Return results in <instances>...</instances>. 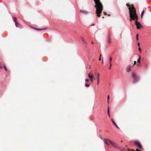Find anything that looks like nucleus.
Wrapping results in <instances>:
<instances>
[{"label": "nucleus", "instance_id": "1", "mask_svg": "<svg viewBox=\"0 0 151 151\" xmlns=\"http://www.w3.org/2000/svg\"><path fill=\"white\" fill-rule=\"evenodd\" d=\"M95 4L94 7L96 8V14L98 17H101L100 14L103 11V6L100 0H93Z\"/></svg>", "mask_w": 151, "mask_h": 151}, {"label": "nucleus", "instance_id": "2", "mask_svg": "<svg viewBox=\"0 0 151 151\" xmlns=\"http://www.w3.org/2000/svg\"><path fill=\"white\" fill-rule=\"evenodd\" d=\"M105 143L106 144H108V143L107 142L108 141H109L110 142V144L113 146L114 147H115L116 148H119V146L116 143L114 142H113L110 140H109L108 139H105Z\"/></svg>", "mask_w": 151, "mask_h": 151}, {"label": "nucleus", "instance_id": "3", "mask_svg": "<svg viewBox=\"0 0 151 151\" xmlns=\"http://www.w3.org/2000/svg\"><path fill=\"white\" fill-rule=\"evenodd\" d=\"M132 7L133 10H132V12H132V16L134 17L135 19H138V16L136 13L135 9L134 6H132Z\"/></svg>", "mask_w": 151, "mask_h": 151}, {"label": "nucleus", "instance_id": "4", "mask_svg": "<svg viewBox=\"0 0 151 151\" xmlns=\"http://www.w3.org/2000/svg\"><path fill=\"white\" fill-rule=\"evenodd\" d=\"M134 145L138 148L140 149H142V147L140 142L136 140L134 142Z\"/></svg>", "mask_w": 151, "mask_h": 151}, {"label": "nucleus", "instance_id": "5", "mask_svg": "<svg viewBox=\"0 0 151 151\" xmlns=\"http://www.w3.org/2000/svg\"><path fill=\"white\" fill-rule=\"evenodd\" d=\"M135 24L137 26V29H139L141 28L142 27V24L139 22H138L137 20L135 21Z\"/></svg>", "mask_w": 151, "mask_h": 151}, {"label": "nucleus", "instance_id": "6", "mask_svg": "<svg viewBox=\"0 0 151 151\" xmlns=\"http://www.w3.org/2000/svg\"><path fill=\"white\" fill-rule=\"evenodd\" d=\"M132 76L134 79L133 82L134 83H135L138 81L139 78L134 73H132Z\"/></svg>", "mask_w": 151, "mask_h": 151}, {"label": "nucleus", "instance_id": "7", "mask_svg": "<svg viewBox=\"0 0 151 151\" xmlns=\"http://www.w3.org/2000/svg\"><path fill=\"white\" fill-rule=\"evenodd\" d=\"M129 13V17H130V20L131 22L132 21V20H135V18L132 15V12L131 11H130V13Z\"/></svg>", "mask_w": 151, "mask_h": 151}, {"label": "nucleus", "instance_id": "8", "mask_svg": "<svg viewBox=\"0 0 151 151\" xmlns=\"http://www.w3.org/2000/svg\"><path fill=\"white\" fill-rule=\"evenodd\" d=\"M88 77L90 78V80L91 81V82H93V75L91 73H89L88 75Z\"/></svg>", "mask_w": 151, "mask_h": 151}, {"label": "nucleus", "instance_id": "9", "mask_svg": "<svg viewBox=\"0 0 151 151\" xmlns=\"http://www.w3.org/2000/svg\"><path fill=\"white\" fill-rule=\"evenodd\" d=\"M126 5L127 6V7H129V12L130 13V11H131V12H132V10H133V9H132V6H133V5H132L130 6L128 4H127Z\"/></svg>", "mask_w": 151, "mask_h": 151}, {"label": "nucleus", "instance_id": "10", "mask_svg": "<svg viewBox=\"0 0 151 151\" xmlns=\"http://www.w3.org/2000/svg\"><path fill=\"white\" fill-rule=\"evenodd\" d=\"M111 120L113 124L118 129H119V128L117 126L116 124L115 123V122H114V121L112 119H111Z\"/></svg>", "mask_w": 151, "mask_h": 151}, {"label": "nucleus", "instance_id": "11", "mask_svg": "<svg viewBox=\"0 0 151 151\" xmlns=\"http://www.w3.org/2000/svg\"><path fill=\"white\" fill-rule=\"evenodd\" d=\"M100 75L99 73H97V84L98 85L99 81V78Z\"/></svg>", "mask_w": 151, "mask_h": 151}, {"label": "nucleus", "instance_id": "12", "mask_svg": "<svg viewBox=\"0 0 151 151\" xmlns=\"http://www.w3.org/2000/svg\"><path fill=\"white\" fill-rule=\"evenodd\" d=\"M80 12L81 13L86 14H87L88 13V12L87 11L85 10H81Z\"/></svg>", "mask_w": 151, "mask_h": 151}, {"label": "nucleus", "instance_id": "13", "mask_svg": "<svg viewBox=\"0 0 151 151\" xmlns=\"http://www.w3.org/2000/svg\"><path fill=\"white\" fill-rule=\"evenodd\" d=\"M126 69H127V72H128L131 71V67L130 66L127 67V68Z\"/></svg>", "mask_w": 151, "mask_h": 151}, {"label": "nucleus", "instance_id": "14", "mask_svg": "<svg viewBox=\"0 0 151 151\" xmlns=\"http://www.w3.org/2000/svg\"><path fill=\"white\" fill-rule=\"evenodd\" d=\"M108 42L109 43H111V40L109 36H108Z\"/></svg>", "mask_w": 151, "mask_h": 151}, {"label": "nucleus", "instance_id": "15", "mask_svg": "<svg viewBox=\"0 0 151 151\" xmlns=\"http://www.w3.org/2000/svg\"><path fill=\"white\" fill-rule=\"evenodd\" d=\"M34 29H36L37 30H43L46 29V28H44V29H38L36 28H34Z\"/></svg>", "mask_w": 151, "mask_h": 151}, {"label": "nucleus", "instance_id": "16", "mask_svg": "<svg viewBox=\"0 0 151 151\" xmlns=\"http://www.w3.org/2000/svg\"><path fill=\"white\" fill-rule=\"evenodd\" d=\"M141 59V56H139V58L138 59L137 61V63H140Z\"/></svg>", "mask_w": 151, "mask_h": 151}, {"label": "nucleus", "instance_id": "17", "mask_svg": "<svg viewBox=\"0 0 151 151\" xmlns=\"http://www.w3.org/2000/svg\"><path fill=\"white\" fill-rule=\"evenodd\" d=\"M144 11H143L142 12L141 14V18H142V17H143V14H144Z\"/></svg>", "mask_w": 151, "mask_h": 151}, {"label": "nucleus", "instance_id": "18", "mask_svg": "<svg viewBox=\"0 0 151 151\" xmlns=\"http://www.w3.org/2000/svg\"><path fill=\"white\" fill-rule=\"evenodd\" d=\"M107 113H108V115L109 116V117H110V113H109V107H108V108Z\"/></svg>", "mask_w": 151, "mask_h": 151}, {"label": "nucleus", "instance_id": "19", "mask_svg": "<svg viewBox=\"0 0 151 151\" xmlns=\"http://www.w3.org/2000/svg\"><path fill=\"white\" fill-rule=\"evenodd\" d=\"M15 25L16 26V27H18V22H15Z\"/></svg>", "mask_w": 151, "mask_h": 151}, {"label": "nucleus", "instance_id": "20", "mask_svg": "<svg viewBox=\"0 0 151 151\" xmlns=\"http://www.w3.org/2000/svg\"><path fill=\"white\" fill-rule=\"evenodd\" d=\"M13 20H14V21L15 22H17V18L14 17L13 18Z\"/></svg>", "mask_w": 151, "mask_h": 151}, {"label": "nucleus", "instance_id": "21", "mask_svg": "<svg viewBox=\"0 0 151 151\" xmlns=\"http://www.w3.org/2000/svg\"><path fill=\"white\" fill-rule=\"evenodd\" d=\"M127 149L128 151H136L135 150H133V149H130L129 148H128Z\"/></svg>", "mask_w": 151, "mask_h": 151}, {"label": "nucleus", "instance_id": "22", "mask_svg": "<svg viewBox=\"0 0 151 151\" xmlns=\"http://www.w3.org/2000/svg\"><path fill=\"white\" fill-rule=\"evenodd\" d=\"M109 60H110V62L109 63H111V61H112V58L111 57H110V58H109Z\"/></svg>", "mask_w": 151, "mask_h": 151}, {"label": "nucleus", "instance_id": "23", "mask_svg": "<svg viewBox=\"0 0 151 151\" xmlns=\"http://www.w3.org/2000/svg\"><path fill=\"white\" fill-rule=\"evenodd\" d=\"M85 86L87 87H89L90 86V85L87 84H85Z\"/></svg>", "mask_w": 151, "mask_h": 151}, {"label": "nucleus", "instance_id": "24", "mask_svg": "<svg viewBox=\"0 0 151 151\" xmlns=\"http://www.w3.org/2000/svg\"><path fill=\"white\" fill-rule=\"evenodd\" d=\"M138 49L139 51V52H141V49L139 47Z\"/></svg>", "mask_w": 151, "mask_h": 151}, {"label": "nucleus", "instance_id": "25", "mask_svg": "<svg viewBox=\"0 0 151 151\" xmlns=\"http://www.w3.org/2000/svg\"><path fill=\"white\" fill-rule=\"evenodd\" d=\"M4 69H5V70H6V71H7V68H6V66H4Z\"/></svg>", "mask_w": 151, "mask_h": 151}, {"label": "nucleus", "instance_id": "26", "mask_svg": "<svg viewBox=\"0 0 151 151\" xmlns=\"http://www.w3.org/2000/svg\"><path fill=\"white\" fill-rule=\"evenodd\" d=\"M136 61H134V64L133 66H134L135 65H136Z\"/></svg>", "mask_w": 151, "mask_h": 151}, {"label": "nucleus", "instance_id": "27", "mask_svg": "<svg viewBox=\"0 0 151 151\" xmlns=\"http://www.w3.org/2000/svg\"><path fill=\"white\" fill-rule=\"evenodd\" d=\"M88 81H89L88 79H85V81H86V82H88Z\"/></svg>", "mask_w": 151, "mask_h": 151}, {"label": "nucleus", "instance_id": "28", "mask_svg": "<svg viewBox=\"0 0 151 151\" xmlns=\"http://www.w3.org/2000/svg\"><path fill=\"white\" fill-rule=\"evenodd\" d=\"M101 55H100V57L99 58V60H101Z\"/></svg>", "mask_w": 151, "mask_h": 151}, {"label": "nucleus", "instance_id": "29", "mask_svg": "<svg viewBox=\"0 0 151 151\" xmlns=\"http://www.w3.org/2000/svg\"><path fill=\"white\" fill-rule=\"evenodd\" d=\"M109 95H108V96H107V100H109Z\"/></svg>", "mask_w": 151, "mask_h": 151}, {"label": "nucleus", "instance_id": "30", "mask_svg": "<svg viewBox=\"0 0 151 151\" xmlns=\"http://www.w3.org/2000/svg\"><path fill=\"white\" fill-rule=\"evenodd\" d=\"M139 35L138 34H137L136 36V37H138Z\"/></svg>", "mask_w": 151, "mask_h": 151}, {"label": "nucleus", "instance_id": "31", "mask_svg": "<svg viewBox=\"0 0 151 151\" xmlns=\"http://www.w3.org/2000/svg\"><path fill=\"white\" fill-rule=\"evenodd\" d=\"M137 45H138L139 47V46H140V43H139V42H138V43H137Z\"/></svg>", "mask_w": 151, "mask_h": 151}, {"label": "nucleus", "instance_id": "32", "mask_svg": "<svg viewBox=\"0 0 151 151\" xmlns=\"http://www.w3.org/2000/svg\"><path fill=\"white\" fill-rule=\"evenodd\" d=\"M136 150L137 151H140V150H139L138 149H136Z\"/></svg>", "mask_w": 151, "mask_h": 151}, {"label": "nucleus", "instance_id": "33", "mask_svg": "<svg viewBox=\"0 0 151 151\" xmlns=\"http://www.w3.org/2000/svg\"><path fill=\"white\" fill-rule=\"evenodd\" d=\"M103 63H104L103 58H102V64H103Z\"/></svg>", "mask_w": 151, "mask_h": 151}, {"label": "nucleus", "instance_id": "34", "mask_svg": "<svg viewBox=\"0 0 151 151\" xmlns=\"http://www.w3.org/2000/svg\"><path fill=\"white\" fill-rule=\"evenodd\" d=\"M103 13H104V14L105 15H106V13L105 12H104Z\"/></svg>", "mask_w": 151, "mask_h": 151}, {"label": "nucleus", "instance_id": "35", "mask_svg": "<svg viewBox=\"0 0 151 151\" xmlns=\"http://www.w3.org/2000/svg\"><path fill=\"white\" fill-rule=\"evenodd\" d=\"M112 66V65H111V63H110V67H111Z\"/></svg>", "mask_w": 151, "mask_h": 151}, {"label": "nucleus", "instance_id": "36", "mask_svg": "<svg viewBox=\"0 0 151 151\" xmlns=\"http://www.w3.org/2000/svg\"><path fill=\"white\" fill-rule=\"evenodd\" d=\"M108 142V144H106V145H109V143H110V142H109V141H108V142Z\"/></svg>", "mask_w": 151, "mask_h": 151}, {"label": "nucleus", "instance_id": "37", "mask_svg": "<svg viewBox=\"0 0 151 151\" xmlns=\"http://www.w3.org/2000/svg\"><path fill=\"white\" fill-rule=\"evenodd\" d=\"M111 69V67H110V66H109V69L110 70Z\"/></svg>", "mask_w": 151, "mask_h": 151}, {"label": "nucleus", "instance_id": "38", "mask_svg": "<svg viewBox=\"0 0 151 151\" xmlns=\"http://www.w3.org/2000/svg\"><path fill=\"white\" fill-rule=\"evenodd\" d=\"M107 103H108V104H109V100H107Z\"/></svg>", "mask_w": 151, "mask_h": 151}, {"label": "nucleus", "instance_id": "39", "mask_svg": "<svg viewBox=\"0 0 151 151\" xmlns=\"http://www.w3.org/2000/svg\"><path fill=\"white\" fill-rule=\"evenodd\" d=\"M136 40H138V37H136Z\"/></svg>", "mask_w": 151, "mask_h": 151}, {"label": "nucleus", "instance_id": "40", "mask_svg": "<svg viewBox=\"0 0 151 151\" xmlns=\"http://www.w3.org/2000/svg\"><path fill=\"white\" fill-rule=\"evenodd\" d=\"M84 42H85V43H86V44H87V43L86 42H85V41H84Z\"/></svg>", "mask_w": 151, "mask_h": 151}, {"label": "nucleus", "instance_id": "41", "mask_svg": "<svg viewBox=\"0 0 151 151\" xmlns=\"http://www.w3.org/2000/svg\"><path fill=\"white\" fill-rule=\"evenodd\" d=\"M108 16H110V14H108Z\"/></svg>", "mask_w": 151, "mask_h": 151}, {"label": "nucleus", "instance_id": "42", "mask_svg": "<svg viewBox=\"0 0 151 151\" xmlns=\"http://www.w3.org/2000/svg\"><path fill=\"white\" fill-rule=\"evenodd\" d=\"M94 24H93L92 25V26H94Z\"/></svg>", "mask_w": 151, "mask_h": 151}, {"label": "nucleus", "instance_id": "43", "mask_svg": "<svg viewBox=\"0 0 151 151\" xmlns=\"http://www.w3.org/2000/svg\"><path fill=\"white\" fill-rule=\"evenodd\" d=\"M137 66H138L139 65H138V64H137Z\"/></svg>", "mask_w": 151, "mask_h": 151}, {"label": "nucleus", "instance_id": "44", "mask_svg": "<svg viewBox=\"0 0 151 151\" xmlns=\"http://www.w3.org/2000/svg\"><path fill=\"white\" fill-rule=\"evenodd\" d=\"M92 44H93V42H92Z\"/></svg>", "mask_w": 151, "mask_h": 151}, {"label": "nucleus", "instance_id": "45", "mask_svg": "<svg viewBox=\"0 0 151 151\" xmlns=\"http://www.w3.org/2000/svg\"><path fill=\"white\" fill-rule=\"evenodd\" d=\"M109 85H110V83H109Z\"/></svg>", "mask_w": 151, "mask_h": 151}, {"label": "nucleus", "instance_id": "46", "mask_svg": "<svg viewBox=\"0 0 151 151\" xmlns=\"http://www.w3.org/2000/svg\"><path fill=\"white\" fill-rule=\"evenodd\" d=\"M109 85H110V83H109Z\"/></svg>", "mask_w": 151, "mask_h": 151}, {"label": "nucleus", "instance_id": "47", "mask_svg": "<svg viewBox=\"0 0 151 151\" xmlns=\"http://www.w3.org/2000/svg\"><path fill=\"white\" fill-rule=\"evenodd\" d=\"M126 147H127V145H126Z\"/></svg>", "mask_w": 151, "mask_h": 151}, {"label": "nucleus", "instance_id": "48", "mask_svg": "<svg viewBox=\"0 0 151 151\" xmlns=\"http://www.w3.org/2000/svg\"><path fill=\"white\" fill-rule=\"evenodd\" d=\"M121 142H122V141H121Z\"/></svg>", "mask_w": 151, "mask_h": 151}, {"label": "nucleus", "instance_id": "49", "mask_svg": "<svg viewBox=\"0 0 151 151\" xmlns=\"http://www.w3.org/2000/svg\"><path fill=\"white\" fill-rule=\"evenodd\" d=\"M1 67V66H0V68Z\"/></svg>", "mask_w": 151, "mask_h": 151}, {"label": "nucleus", "instance_id": "50", "mask_svg": "<svg viewBox=\"0 0 151 151\" xmlns=\"http://www.w3.org/2000/svg\"><path fill=\"white\" fill-rule=\"evenodd\" d=\"M1 65V64H0V65Z\"/></svg>", "mask_w": 151, "mask_h": 151}]
</instances>
